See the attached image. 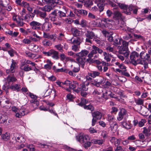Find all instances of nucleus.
I'll return each instance as SVG.
<instances>
[{
  "instance_id": "27",
  "label": "nucleus",
  "mask_w": 151,
  "mask_h": 151,
  "mask_svg": "<svg viewBox=\"0 0 151 151\" xmlns=\"http://www.w3.org/2000/svg\"><path fill=\"white\" fill-rule=\"evenodd\" d=\"M29 47L31 50L34 52L37 53L39 52V48L38 46L33 43H31L29 45Z\"/></svg>"
},
{
  "instance_id": "11",
  "label": "nucleus",
  "mask_w": 151,
  "mask_h": 151,
  "mask_svg": "<svg viewBox=\"0 0 151 151\" xmlns=\"http://www.w3.org/2000/svg\"><path fill=\"white\" fill-rule=\"evenodd\" d=\"M128 8L129 9L128 12H127V11H124L125 13L127 15H130L131 14L130 12L132 10H133V13L134 14H137L138 11V9L137 7L135 6L131 5L129 6Z\"/></svg>"
},
{
  "instance_id": "13",
  "label": "nucleus",
  "mask_w": 151,
  "mask_h": 151,
  "mask_svg": "<svg viewBox=\"0 0 151 151\" xmlns=\"http://www.w3.org/2000/svg\"><path fill=\"white\" fill-rule=\"evenodd\" d=\"M17 134H15L14 137H13L12 139L15 140L17 142L19 143H23L25 141V139L24 137L21 135H19L17 136Z\"/></svg>"
},
{
  "instance_id": "4",
  "label": "nucleus",
  "mask_w": 151,
  "mask_h": 151,
  "mask_svg": "<svg viewBox=\"0 0 151 151\" xmlns=\"http://www.w3.org/2000/svg\"><path fill=\"white\" fill-rule=\"evenodd\" d=\"M130 58L131 63L135 66L140 63L141 60L139 58V54L136 51L133 52L131 53Z\"/></svg>"
},
{
  "instance_id": "16",
  "label": "nucleus",
  "mask_w": 151,
  "mask_h": 151,
  "mask_svg": "<svg viewBox=\"0 0 151 151\" xmlns=\"http://www.w3.org/2000/svg\"><path fill=\"white\" fill-rule=\"evenodd\" d=\"M57 17L64 22L65 21L66 22H69L68 19V18H65V19L63 18V17H66V14L65 13L59 10L58 11V12L57 13Z\"/></svg>"
},
{
  "instance_id": "31",
  "label": "nucleus",
  "mask_w": 151,
  "mask_h": 151,
  "mask_svg": "<svg viewBox=\"0 0 151 151\" xmlns=\"http://www.w3.org/2000/svg\"><path fill=\"white\" fill-rule=\"evenodd\" d=\"M46 62L47 64L44 65V68L46 69H50L53 65V63L49 59L46 60Z\"/></svg>"
},
{
  "instance_id": "52",
  "label": "nucleus",
  "mask_w": 151,
  "mask_h": 151,
  "mask_svg": "<svg viewBox=\"0 0 151 151\" xmlns=\"http://www.w3.org/2000/svg\"><path fill=\"white\" fill-rule=\"evenodd\" d=\"M54 47L60 52H63V46L61 44L55 45Z\"/></svg>"
},
{
  "instance_id": "44",
  "label": "nucleus",
  "mask_w": 151,
  "mask_h": 151,
  "mask_svg": "<svg viewBox=\"0 0 151 151\" xmlns=\"http://www.w3.org/2000/svg\"><path fill=\"white\" fill-rule=\"evenodd\" d=\"M25 53L26 55L29 58H31L32 59L35 58L36 57V55L32 53L31 52H29L28 51H26L25 52Z\"/></svg>"
},
{
  "instance_id": "53",
  "label": "nucleus",
  "mask_w": 151,
  "mask_h": 151,
  "mask_svg": "<svg viewBox=\"0 0 151 151\" xmlns=\"http://www.w3.org/2000/svg\"><path fill=\"white\" fill-rule=\"evenodd\" d=\"M92 24L93 25V26L101 28V22H98L95 21H93L92 22Z\"/></svg>"
},
{
  "instance_id": "3",
  "label": "nucleus",
  "mask_w": 151,
  "mask_h": 151,
  "mask_svg": "<svg viewBox=\"0 0 151 151\" xmlns=\"http://www.w3.org/2000/svg\"><path fill=\"white\" fill-rule=\"evenodd\" d=\"M92 50L88 54V58H92L94 57V58H97L98 57V55H95L98 52L99 54H101L103 52V51L101 49H100L96 46L93 45L92 46Z\"/></svg>"
},
{
  "instance_id": "40",
  "label": "nucleus",
  "mask_w": 151,
  "mask_h": 151,
  "mask_svg": "<svg viewBox=\"0 0 151 151\" xmlns=\"http://www.w3.org/2000/svg\"><path fill=\"white\" fill-rule=\"evenodd\" d=\"M110 127L111 130L113 132H114L117 130L118 128V126L116 123H115L111 124Z\"/></svg>"
},
{
  "instance_id": "7",
  "label": "nucleus",
  "mask_w": 151,
  "mask_h": 151,
  "mask_svg": "<svg viewBox=\"0 0 151 151\" xmlns=\"http://www.w3.org/2000/svg\"><path fill=\"white\" fill-rule=\"evenodd\" d=\"M29 112L24 107H22L20 109H19L18 112L15 114L16 117L18 118H21L27 114Z\"/></svg>"
},
{
  "instance_id": "41",
  "label": "nucleus",
  "mask_w": 151,
  "mask_h": 151,
  "mask_svg": "<svg viewBox=\"0 0 151 151\" xmlns=\"http://www.w3.org/2000/svg\"><path fill=\"white\" fill-rule=\"evenodd\" d=\"M119 6L122 9L124 10V12L125 13L124 11H127V8L128 7V6L123 4H121L120 3H117Z\"/></svg>"
},
{
  "instance_id": "57",
  "label": "nucleus",
  "mask_w": 151,
  "mask_h": 151,
  "mask_svg": "<svg viewBox=\"0 0 151 151\" xmlns=\"http://www.w3.org/2000/svg\"><path fill=\"white\" fill-rule=\"evenodd\" d=\"M105 5V4L103 3H98L97 6L99 7V9L100 12H101L103 11L104 9V6Z\"/></svg>"
},
{
  "instance_id": "28",
  "label": "nucleus",
  "mask_w": 151,
  "mask_h": 151,
  "mask_svg": "<svg viewBox=\"0 0 151 151\" xmlns=\"http://www.w3.org/2000/svg\"><path fill=\"white\" fill-rule=\"evenodd\" d=\"M88 74L93 78L101 76H100V72L97 71H91L90 72L88 73Z\"/></svg>"
},
{
  "instance_id": "5",
  "label": "nucleus",
  "mask_w": 151,
  "mask_h": 151,
  "mask_svg": "<svg viewBox=\"0 0 151 151\" xmlns=\"http://www.w3.org/2000/svg\"><path fill=\"white\" fill-rule=\"evenodd\" d=\"M112 21L108 18H103L101 19V28H103L108 27L109 29H111V22Z\"/></svg>"
},
{
  "instance_id": "63",
  "label": "nucleus",
  "mask_w": 151,
  "mask_h": 151,
  "mask_svg": "<svg viewBox=\"0 0 151 151\" xmlns=\"http://www.w3.org/2000/svg\"><path fill=\"white\" fill-rule=\"evenodd\" d=\"M106 49L109 52H114V49L112 47H111L110 45H106Z\"/></svg>"
},
{
  "instance_id": "2",
  "label": "nucleus",
  "mask_w": 151,
  "mask_h": 151,
  "mask_svg": "<svg viewBox=\"0 0 151 151\" xmlns=\"http://www.w3.org/2000/svg\"><path fill=\"white\" fill-rule=\"evenodd\" d=\"M128 43L129 42L125 41H123L122 45L119 47V53L123 55L126 57H128L129 55L128 47Z\"/></svg>"
},
{
  "instance_id": "58",
  "label": "nucleus",
  "mask_w": 151,
  "mask_h": 151,
  "mask_svg": "<svg viewBox=\"0 0 151 151\" xmlns=\"http://www.w3.org/2000/svg\"><path fill=\"white\" fill-rule=\"evenodd\" d=\"M144 58H142L143 59H145L148 61H150L151 60V58L150 57L148 54H145L144 56Z\"/></svg>"
},
{
  "instance_id": "34",
  "label": "nucleus",
  "mask_w": 151,
  "mask_h": 151,
  "mask_svg": "<svg viewBox=\"0 0 151 151\" xmlns=\"http://www.w3.org/2000/svg\"><path fill=\"white\" fill-rule=\"evenodd\" d=\"M10 88L12 90L17 91H19L21 89L20 84L18 83L11 86Z\"/></svg>"
},
{
  "instance_id": "26",
  "label": "nucleus",
  "mask_w": 151,
  "mask_h": 151,
  "mask_svg": "<svg viewBox=\"0 0 151 151\" xmlns=\"http://www.w3.org/2000/svg\"><path fill=\"white\" fill-rule=\"evenodd\" d=\"M92 115L93 117L97 119H100L102 117V113L98 111L91 112Z\"/></svg>"
},
{
  "instance_id": "64",
  "label": "nucleus",
  "mask_w": 151,
  "mask_h": 151,
  "mask_svg": "<svg viewBox=\"0 0 151 151\" xmlns=\"http://www.w3.org/2000/svg\"><path fill=\"white\" fill-rule=\"evenodd\" d=\"M79 45H73L72 46V49L75 51L78 50L79 48Z\"/></svg>"
},
{
  "instance_id": "43",
  "label": "nucleus",
  "mask_w": 151,
  "mask_h": 151,
  "mask_svg": "<svg viewBox=\"0 0 151 151\" xmlns=\"http://www.w3.org/2000/svg\"><path fill=\"white\" fill-rule=\"evenodd\" d=\"M115 64L120 68V69L126 71V67L122 64H120L118 62H116Z\"/></svg>"
},
{
  "instance_id": "12",
  "label": "nucleus",
  "mask_w": 151,
  "mask_h": 151,
  "mask_svg": "<svg viewBox=\"0 0 151 151\" xmlns=\"http://www.w3.org/2000/svg\"><path fill=\"white\" fill-rule=\"evenodd\" d=\"M42 29L46 32L49 31L52 27V24L47 22H45L41 25Z\"/></svg>"
},
{
  "instance_id": "33",
  "label": "nucleus",
  "mask_w": 151,
  "mask_h": 151,
  "mask_svg": "<svg viewBox=\"0 0 151 151\" xmlns=\"http://www.w3.org/2000/svg\"><path fill=\"white\" fill-rule=\"evenodd\" d=\"M105 142L104 139H93L91 140L92 143L95 144H98L99 145H102Z\"/></svg>"
},
{
  "instance_id": "42",
  "label": "nucleus",
  "mask_w": 151,
  "mask_h": 151,
  "mask_svg": "<svg viewBox=\"0 0 151 151\" xmlns=\"http://www.w3.org/2000/svg\"><path fill=\"white\" fill-rule=\"evenodd\" d=\"M118 39H116L114 41V45L116 46H118V47H119V45L121 44L122 42L124 41L122 39H120L119 40Z\"/></svg>"
},
{
  "instance_id": "37",
  "label": "nucleus",
  "mask_w": 151,
  "mask_h": 151,
  "mask_svg": "<svg viewBox=\"0 0 151 151\" xmlns=\"http://www.w3.org/2000/svg\"><path fill=\"white\" fill-rule=\"evenodd\" d=\"M109 96L111 97H114L113 96H111V93L110 91L105 90V93H103L102 96L106 99H108V97Z\"/></svg>"
},
{
  "instance_id": "48",
  "label": "nucleus",
  "mask_w": 151,
  "mask_h": 151,
  "mask_svg": "<svg viewBox=\"0 0 151 151\" xmlns=\"http://www.w3.org/2000/svg\"><path fill=\"white\" fill-rule=\"evenodd\" d=\"M144 101V99L139 98L135 100V101L137 104L140 105H142L143 104Z\"/></svg>"
},
{
  "instance_id": "32",
  "label": "nucleus",
  "mask_w": 151,
  "mask_h": 151,
  "mask_svg": "<svg viewBox=\"0 0 151 151\" xmlns=\"http://www.w3.org/2000/svg\"><path fill=\"white\" fill-rule=\"evenodd\" d=\"M71 31L72 34L74 36H79L81 34V31L75 27L72 28Z\"/></svg>"
},
{
  "instance_id": "8",
  "label": "nucleus",
  "mask_w": 151,
  "mask_h": 151,
  "mask_svg": "<svg viewBox=\"0 0 151 151\" xmlns=\"http://www.w3.org/2000/svg\"><path fill=\"white\" fill-rule=\"evenodd\" d=\"M29 25L32 29L39 30L41 29L42 24L39 22L32 21L30 22Z\"/></svg>"
},
{
  "instance_id": "9",
  "label": "nucleus",
  "mask_w": 151,
  "mask_h": 151,
  "mask_svg": "<svg viewBox=\"0 0 151 151\" xmlns=\"http://www.w3.org/2000/svg\"><path fill=\"white\" fill-rule=\"evenodd\" d=\"M76 140L81 144H83L89 140V137L84 134H79L76 136Z\"/></svg>"
},
{
  "instance_id": "19",
  "label": "nucleus",
  "mask_w": 151,
  "mask_h": 151,
  "mask_svg": "<svg viewBox=\"0 0 151 151\" xmlns=\"http://www.w3.org/2000/svg\"><path fill=\"white\" fill-rule=\"evenodd\" d=\"M68 42L73 45H80L81 42L80 38L73 37L70 39L68 40Z\"/></svg>"
},
{
  "instance_id": "22",
  "label": "nucleus",
  "mask_w": 151,
  "mask_h": 151,
  "mask_svg": "<svg viewBox=\"0 0 151 151\" xmlns=\"http://www.w3.org/2000/svg\"><path fill=\"white\" fill-rule=\"evenodd\" d=\"M89 53V51L86 50H82L80 52L76 54V55L81 58H85Z\"/></svg>"
},
{
  "instance_id": "15",
  "label": "nucleus",
  "mask_w": 151,
  "mask_h": 151,
  "mask_svg": "<svg viewBox=\"0 0 151 151\" xmlns=\"http://www.w3.org/2000/svg\"><path fill=\"white\" fill-rule=\"evenodd\" d=\"M36 10H34L33 13L29 12V13L27 14H26L23 18V19L27 21L30 20L31 19H32V20L35 15V13L36 12Z\"/></svg>"
},
{
  "instance_id": "62",
  "label": "nucleus",
  "mask_w": 151,
  "mask_h": 151,
  "mask_svg": "<svg viewBox=\"0 0 151 151\" xmlns=\"http://www.w3.org/2000/svg\"><path fill=\"white\" fill-rule=\"evenodd\" d=\"M138 64H141L144 65V67L145 69L147 68L148 67L147 63L145 60H141L140 63Z\"/></svg>"
},
{
  "instance_id": "50",
  "label": "nucleus",
  "mask_w": 151,
  "mask_h": 151,
  "mask_svg": "<svg viewBox=\"0 0 151 151\" xmlns=\"http://www.w3.org/2000/svg\"><path fill=\"white\" fill-rule=\"evenodd\" d=\"M107 135L108 133L106 131L104 130L101 132V136L103 138V139H104V140H105V139L106 138Z\"/></svg>"
},
{
  "instance_id": "61",
  "label": "nucleus",
  "mask_w": 151,
  "mask_h": 151,
  "mask_svg": "<svg viewBox=\"0 0 151 151\" xmlns=\"http://www.w3.org/2000/svg\"><path fill=\"white\" fill-rule=\"evenodd\" d=\"M6 73H13L15 71V68L10 66V68L9 69L6 70Z\"/></svg>"
},
{
  "instance_id": "49",
  "label": "nucleus",
  "mask_w": 151,
  "mask_h": 151,
  "mask_svg": "<svg viewBox=\"0 0 151 151\" xmlns=\"http://www.w3.org/2000/svg\"><path fill=\"white\" fill-rule=\"evenodd\" d=\"M77 11L78 13L83 16L86 15L88 14V12L87 11L83 9L77 10Z\"/></svg>"
},
{
  "instance_id": "14",
  "label": "nucleus",
  "mask_w": 151,
  "mask_h": 151,
  "mask_svg": "<svg viewBox=\"0 0 151 151\" xmlns=\"http://www.w3.org/2000/svg\"><path fill=\"white\" fill-rule=\"evenodd\" d=\"M76 60L77 63L78 64L79 66H81L82 68H84L86 62V58L78 57Z\"/></svg>"
},
{
  "instance_id": "21",
  "label": "nucleus",
  "mask_w": 151,
  "mask_h": 151,
  "mask_svg": "<svg viewBox=\"0 0 151 151\" xmlns=\"http://www.w3.org/2000/svg\"><path fill=\"white\" fill-rule=\"evenodd\" d=\"M6 81L8 82L9 85L11 83H13L16 82L17 79L15 76L13 75H9L6 78Z\"/></svg>"
},
{
  "instance_id": "29",
  "label": "nucleus",
  "mask_w": 151,
  "mask_h": 151,
  "mask_svg": "<svg viewBox=\"0 0 151 151\" xmlns=\"http://www.w3.org/2000/svg\"><path fill=\"white\" fill-rule=\"evenodd\" d=\"M58 52L53 50H51L50 55L53 59L58 60L59 59L58 55Z\"/></svg>"
},
{
  "instance_id": "46",
  "label": "nucleus",
  "mask_w": 151,
  "mask_h": 151,
  "mask_svg": "<svg viewBox=\"0 0 151 151\" xmlns=\"http://www.w3.org/2000/svg\"><path fill=\"white\" fill-rule=\"evenodd\" d=\"M84 108L85 109L90 110L91 111H94V107L91 104H89L88 105H84Z\"/></svg>"
},
{
  "instance_id": "56",
  "label": "nucleus",
  "mask_w": 151,
  "mask_h": 151,
  "mask_svg": "<svg viewBox=\"0 0 151 151\" xmlns=\"http://www.w3.org/2000/svg\"><path fill=\"white\" fill-rule=\"evenodd\" d=\"M23 70L25 71H29L32 70V68L31 66L28 65H26L24 67Z\"/></svg>"
},
{
  "instance_id": "55",
  "label": "nucleus",
  "mask_w": 151,
  "mask_h": 151,
  "mask_svg": "<svg viewBox=\"0 0 151 151\" xmlns=\"http://www.w3.org/2000/svg\"><path fill=\"white\" fill-rule=\"evenodd\" d=\"M132 37V35H131V34L130 33L128 35H124L123 36V38L125 40H129Z\"/></svg>"
},
{
  "instance_id": "59",
  "label": "nucleus",
  "mask_w": 151,
  "mask_h": 151,
  "mask_svg": "<svg viewBox=\"0 0 151 151\" xmlns=\"http://www.w3.org/2000/svg\"><path fill=\"white\" fill-rule=\"evenodd\" d=\"M81 102L78 103V104L79 105V106H83L84 105H86L85 104L86 103V100L85 99H84V98H82L81 99Z\"/></svg>"
},
{
  "instance_id": "47",
  "label": "nucleus",
  "mask_w": 151,
  "mask_h": 151,
  "mask_svg": "<svg viewBox=\"0 0 151 151\" xmlns=\"http://www.w3.org/2000/svg\"><path fill=\"white\" fill-rule=\"evenodd\" d=\"M60 60L62 61L64 60H69V58L68 57H66L65 55L63 53L61 54L60 55Z\"/></svg>"
},
{
  "instance_id": "18",
  "label": "nucleus",
  "mask_w": 151,
  "mask_h": 151,
  "mask_svg": "<svg viewBox=\"0 0 151 151\" xmlns=\"http://www.w3.org/2000/svg\"><path fill=\"white\" fill-rule=\"evenodd\" d=\"M7 118L6 116L0 114V124H3L5 125H9V122H7Z\"/></svg>"
},
{
  "instance_id": "45",
  "label": "nucleus",
  "mask_w": 151,
  "mask_h": 151,
  "mask_svg": "<svg viewBox=\"0 0 151 151\" xmlns=\"http://www.w3.org/2000/svg\"><path fill=\"white\" fill-rule=\"evenodd\" d=\"M36 12H37L39 14L40 17L44 19L47 16V14L46 12H42L39 10H36Z\"/></svg>"
},
{
  "instance_id": "10",
  "label": "nucleus",
  "mask_w": 151,
  "mask_h": 151,
  "mask_svg": "<svg viewBox=\"0 0 151 151\" xmlns=\"http://www.w3.org/2000/svg\"><path fill=\"white\" fill-rule=\"evenodd\" d=\"M122 127L127 129H129L132 127V124L129 121H127L124 119L120 123Z\"/></svg>"
},
{
  "instance_id": "6",
  "label": "nucleus",
  "mask_w": 151,
  "mask_h": 151,
  "mask_svg": "<svg viewBox=\"0 0 151 151\" xmlns=\"http://www.w3.org/2000/svg\"><path fill=\"white\" fill-rule=\"evenodd\" d=\"M49 19L52 22L53 25L56 27L61 26L62 23L64 22L58 17H51Z\"/></svg>"
},
{
  "instance_id": "17",
  "label": "nucleus",
  "mask_w": 151,
  "mask_h": 151,
  "mask_svg": "<svg viewBox=\"0 0 151 151\" xmlns=\"http://www.w3.org/2000/svg\"><path fill=\"white\" fill-rule=\"evenodd\" d=\"M27 94L32 99L30 100V102L31 103L35 104L37 106H38L39 104V102L37 100V96L30 92L27 93Z\"/></svg>"
},
{
  "instance_id": "24",
  "label": "nucleus",
  "mask_w": 151,
  "mask_h": 151,
  "mask_svg": "<svg viewBox=\"0 0 151 151\" xmlns=\"http://www.w3.org/2000/svg\"><path fill=\"white\" fill-rule=\"evenodd\" d=\"M113 18L114 19L118 20V21L124 19V18L122 16V14L118 11L114 12Z\"/></svg>"
},
{
  "instance_id": "25",
  "label": "nucleus",
  "mask_w": 151,
  "mask_h": 151,
  "mask_svg": "<svg viewBox=\"0 0 151 151\" xmlns=\"http://www.w3.org/2000/svg\"><path fill=\"white\" fill-rule=\"evenodd\" d=\"M143 133L147 137L150 136L151 134V127L149 126L147 128L144 127L143 128Z\"/></svg>"
},
{
  "instance_id": "39",
  "label": "nucleus",
  "mask_w": 151,
  "mask_h": 151,
  "mask_svg": "<svg viewBox=\"0 0 151 151\" xmlns=\"http://www.w3.org/2000/svg\"><path fill=\"white\" fill-rule=\"evenodd\" d=\"M78 83L76 81H73L70 86V89L75 90V89L77 86H78Z\"/></svg>"
},
{
  "instance_id": "30",
  "label": "nucleus",
  "mask_w": 151,
  "mask_h": 151,
  "mask_svg": "<svg viewBox=\"0 0 151 151\" xmlns=\"http://www.w3.org/2000/svg\"><path fill=\"white\" fill-rule=\"evenodd\" d=\"M85 35L89 38L94 39L95 38V34L92 31H88L85 34Z\"/></svg>"
},
{
  "instance_id": "1",
  "label": "nucleus",
  "mask_w": 151,
  "mask_h": 151,
  "mask_svg": "<svg viewBox=\"0 0 151 151\" xmlns=\"http://www.w3.org/2000/svg\"><path fill=\"white\" fill-rule=\"evenodd\" d=\"M86 81L88 82H91L90 85L99 87L101 85L105 82V79L102 76H100V79H94L90 76L88 74L85 76Z\"/></svg>"
},
{
  "instance_id": "51",
  "label": "nucleus",
  "mask_w": 151,
  "mask_h": 151,
  "mask_svg": "<svg viewBox=\"0 0 151 151\" xmlns=\"http://www.w3.org/2000/svg\"><path fill=\"white\" fill-rule=\"evenodd\" d=\"M52 7L51 6L47 5L44 7L43 11L45 12H49L52 10Z\"/></svg>"
},
{
  "instance_id": "20",
  "label": "nucleus",
  "mask_w": 151,
  "mask_h": 151,
  "mask_svg": "<svg viewBox=\"0 0 151 151\" xmlns=\"http://www.w3.org/2000/svg\"><path fill=\"white\" fill-rule=\"evenodd\" d=\"M88 88L85 85L84 83H83L80 85V86L78 87L77 89L74 90V91L77 93H78L80 91H86L88 90Z\"/></svg>"
},
{
  "instance_id": "36",
  "label": "nucleus",
  "mask_w": 151,
  "mask_h": 151,
  "mask_svg": "<svg viewBox=\"0 0 151 151\" xmlns=\"http://www.w3.org/2000/svg\"><path fill=\"white\" fill-rule=\"evenodd\" d=\"M1 139L5 141L8 140L10 137L9 134L7 132H6L5 134H2L1 136Z\"/></svg>"
},
{
  "instance_id": "38",
  "label": "nucleus",
  "mask_w": 151,
  "mask_h": 151,
  "mask_svg": "<svg viewBox=\"0 0 151 151\" xmlns=\"http://www.w3.org/2000/svg\"><path fill=\"white\" fill-rule=\"evenodd\" d=\"M23 18H20L19 16H18V19L16 22L19 26L22 27L25 24V23L23 22Z\"/></svg>"
},
{
  "instance_id": "54",
  "label": "nucleus",
  "mask_w": 151,
  "mask_h": 151,
  "mask_svg": "<svg viewBox=\"0 0 151 151\" xmlns=\"http://www.w3.org/2000/svg\"><path fill=\"white\" fill-rule=\"evenodd\" d=\"M83 147L86 149H88L91 145V143L88 141H87L86 142H84L83 144Z\"/></svg>"
},
{
  "instance_id": "60",
  "label": "nucleus",
  "mask_w": 151,
  "mask_h": 151,
  "mask_svg": "<svg viewBox=\"0 0 151 151\" xmlns=\"http://www.w3.org/2000/svg\"><path fill=\"white\" fill-rule=\"evenodd\" d=\"M22 42L26 44H30L31 42V41L30 39L28 38H25L22 40Z\"/></svg>"
},
{
  "instance_id": "35",
  "label": "nucleus",
  "mask_w": 151,
  "mask_h": 151,
  "mask_svg": "<svg viewBox=\"0 0 151 151\" xmlns=\"http://www.w3.org/2000/svg\"><path fill=\"white\" fill-rule=\"evenodd\" d=\"M103 55L104 57V59L107 62H109L111 60V54L107 53L106 52L103 51Z\"/></svg>"
},
{
  "instance_id": "23",
  "label": "nucleus",
  "mask_w": 151,
  "mask_h": 151,
  "mask_svg": "<svg viewBox=\"0 0 151 151\" xmlns=\"http://www.w3.org/2000/svg\"><path fill=\"white\" fill-rule=\"evenodd\" d=\"M127 111L124 109H122L118 113V116L117 117V119L119 121L121 120L124 117V115H126Z\"/></svg>"
}]
</instances>
